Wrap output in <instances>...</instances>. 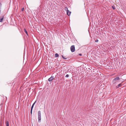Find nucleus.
Masks as SVG:
<instances>
[{"label":"nucleus","mask_w":126,"mask_h":126,"mask_svg":"<svg viewBox=\"0 0 126 126\" xmlns=\"http://www.w3.org/2000/svg\"><path fill=\"white\" fill-rule=\"evenodd\" d=\"M38 122L39 123L41 122V112L40 110L38 111Z\"/></svg>","instance_id":"obj_1"},{"label":"nucleus","mask_w":126,"mask_h":126,"mask_svg":"<svg viewBox=\"0 0 126 126\" xmlns=\"http://www.w3.org/2000/svg\"><path fill=\"white\" fill-rule=\"evenodd\" d=\"M120 79V78L119 77H117L113 79L112 81V83L113 84H115L117 80H119Z\"/></svg>","instance_id":"obj_2"},{"label":"nucleus","mask_w":126,"mask_h":126,"mask_svg":"<svg viewBox=\"0 0 126 126\" xmlns=\"http://www.w3.org/2000/svg\"><path fill=\"white\" fill-rule=\"evenodd\" d=\"M70 49L72 52H73L75 50V46L74 45H72L70 47Z\"/></svg>","instance_id":"obj_3"},{"label":"nucleus","mask_w":126,"mask_h":126,"mask_svg":"<svg viewBox=\"0 0 126 126\" xmlns=\"http://www.w3.org/2000/svg\"><path fill=\"white\" fill-rule=\"evenodd\" d=\"M3 18L4 16L3 15H1L0 16V22H2V21Z\"/></svg>","instance_id":"obj_4"},{"label":"nucleus","mask_w":126,"mask_h":126,"mask_svg":"<svg viewBox=\"0 0 126 126\" xmlns=\"http://www.w3.org/2000/svg\"><path fill=\"white\" fill-rule=\"evenodd\" d=\"M54 79V77L53 76H52L51 77L49 78L48 79V80L49 81H51Z\"/></svg>","instance_id":"obj_5"},{"label":"nucleus","mask_w":126,"mask_h":126,"mask_svg":"<svg viewBox=\"0 0 126 126\" xmlns=\"http://www.w3.org/2000/svg\"><path fill=\"white\" fill-rule=\"evenodd\" d=\"M71 13V12L69 10H67V14L68 16H69Z\"/></svg>","instance_id":"obj_6"},{"label":"nucleus","mask_w":126,"mask_h":126,"mask_svg":"<svg viewBox=\"0 0 126 126\" xmlns=\"http://www.w3.org/2000/svg\"><path fill=\"white\" fill-rule=\"evenodd\" d=\"M122 85V84L121 83L119 84L116 86L117 88H118L119 87H121V86Z\"/></svg>","instance_id":"obj_7"},{"label":"nucleus","mask_w":126,"mask_h":126,"mask_svg":"<svg viewBox=\"0 0 126 126\" xmlns=\"http://www.w3.org/2000/svg\"><path fill=\"white\" fill-rule=\"evenodd\" d=\"M6 126H9V123L8 121H7L6 122Z\"/></svg>","instance_id":"obj_8"},{"label":"nucleus","mask_w":126,"mask_h":126,"mask_svg":"<svg viewBox=\"0 0 126 126\" xmlns=\"http://www.w3.org/2000/svg\"><path fill=\"white\" fill-rule=\"evenodd\" d=\"M6 126H9V123L8 121H7L6 122Z\"/></svg>","instance_id":"obj_9"},{"label":"nucleus","mask_w":126,"mask_h":126,"mask_svg":"<svg viewBox=\"0 0 126 126\" xmlns=\"http://www.w3.org/2000/svg\"><path fill=\"white\" fill-rule=\"evenodd\" d=\"M59 56V54L57 53H56L55 55V57H57Z\"/></svg>","instance_id":"obj_10"},{"label":"nucleus","mask_w":126,"mask_h":126,"mask_svg":"<svg viewBox=\"0 0 126 126\" xmlns=\"http://www.w3.org/2000/svg\"><path fill=\"white\" fill-rule=\"evenodd\" d=\"M24 32H25V33H26L27 35H28V32L26 30V29L25 28L24 29Z\"/></svg>","instance_id":"obj_11"},{"label":"nucleus","mask_w":126,"mask_h":126,"mask_svg":"<svg viewBox=\"0 0 126 126\" xmlns=\"http://www.w3.org/2000/svg\"><path fill=\"white\" fill-rule=\"evenodd\" d=\"M65 10L67 12V10H68V8L67 7H65Z\"/></svg>","instance_id":"obj_12"},{"label":"nucleus","mask_w":126,"mask_h":126,"mask_svg":"<svg viewBox=\"0 0 126 126\" xmlns=\"http://www.w3.org/2000/svg\"><path fill=\"white\" fill-rule=\"evenodd\" d=\"M62 58H63V59H67V58H65V57H64V56H63V55H62Z\"/></svg>","instance_id":"obj_13"},{"label":"nucleus","mask_w":126,"mask_h":126,"mask_svg":"<svg viewBox=\"0 0 126 126\" xmlns=\"http://www.w3.org/2000/svg\"><path fill=\"white\" fill-rule=\"evenodd\" d=\"M112 8L114 10L115 9V7L114 6H112Z\"/></svg>","instance_id":"obj_14"},{"label":"nucleus","mask_w":126,"mask_h":126,"mask_svg":"<svg viewBox=\"0 0 126 126\" xmlns=\"http://www.w3.org/2000/svg\"><path fill=\"white\" fill-rule=\"evenodd\" d=\"M98 39H96L95 40V42H98Z\"/></svg>","instance_id":"obj_15"},{"label":"nucleus","mask_w":126,"mask_h":126,"mask_svg":"<svg viewBox=\"0 0 126 126\" xmlns=\"http://www.w3.org/2000/svg\"><path fill=\"white\" fill-rule=\"evenodd\" d=\"M69 76L67 74L66 75L65 77L67 78V77H69Z\"/></svg>","instance_id":"obj_16"},{"label":"nucleus","mask_w":126,"mask_h":126,"mask_svg":"<svg viewBox=\"0 0 126 126\" xmlns=\"http://www.w3.org/2000/svg\"><path fill=\"white\" fill-rule=\"evenodd\" d=\"M24 8H22V9H21V10L22 11H24Z\"/></svg>","instance_id":"obj_17"},{"label":"nucleus","mask_w":126,"mask_h":126,"mask_svg":"<svg viewBox=\"0 0 126 126\" xmlns=\"http://www.w3.org/2000/svg\"><path fill=\"white\" fill-rule=\"evenodd\" d=\"M36 102V101H35V102L33 104H32V106H34V105L35 104Z\"/></svg>","instance_id":"obj_18"},{"label":"nucleus","mask_w":126,"mask_h":126,"mask_svg":"<svg viewBox=\"0 0 126 126\" xmlns=\"http://www.w3.org/2000/svg\"><path fill=\"white\" fill-rule=\"evenodd\" d=\"M33 106H32L31 108V110H32V109L33 108Z\"/></svg>","instance_id":"obj_19"},{"label":"nucleus","mask_w":126,"mask_h":126,"mask_svg":"<svg viewBox=\"0 0 126 126\" xmlns=\"http://www.w3.org/2000/svg\"><path fill=\"white\" fill-rule=\"evenodd\" d=\"M32 110H31V114H32Z\"/></svg>","instance_id":"obj_20"},{"label":"nucleus","mask_w":126,"mask_h":126,"mask_svg":"<svg viewBox=\"0 0 126 126\" xmlns=\"http://www.w3.org/2000/svg\"><path fill=\"white\" fill-rule=\"evenodd\" d=\"M79 55L80 56L82 55V54H79Z\"/></svg>","instance_id":"obj_21"}]
</instances>
